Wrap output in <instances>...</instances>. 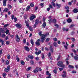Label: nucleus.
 I'll return each instance as SVG.
<instances>
[{"label": "nucleus", "mask_w": 78, "mask_h": 78, "mask_svg": "<svg viewBox=\"0 0 78 78\" xmlns=\"http://www.w3.org/2000/svg\"><path fill=\"white\" fill-rule=\"evenodd\" d=\"M42 31H41L40 32H39L38 34L39 36H41V42L42 43H43L44 42V40H45V36H48V35H49V33H48L47 34H46L45 35H44V34H42Z\"/></svg>", "instance_id": "f257e3e1"}, {"label": "nucleus", "mask_w": 78, "mask_h": 78, "mask_svg": "<svg viewBox=\"0 0 78 78\" xmlns=\"http://www.w3.org/2000/svg\"><path fill=\"white\" fill-rule=\"evenodd\" d=\"M57 65L60 67H64L65 66V65H63V63L62 61L58 62L57 63Z\"/></svg>", "instance_id": "f03ea898"}, {"label": "nucleus", "mask_w": 78, "mask_h": 78, "mask_svg": "<svg viewBox=\"0 0 78 78\" xmlns=\"http://www.w3.org/2000/svg\"><path fill=\"white\" fill-rule=\"evenodd\" d=\"M5 30H7V28L6 27L5 28H3L2 29V28H0V31L1 33H5Z\"/></svg>", "instance_id": "7ed1b4c3"}, {"label": "nucleus", "mask_w": 78, "mask_h": 78, "mask_svg": "<svg viewBox=\"0 0 78 78\" xmlns=\"http://www.w3.org/2000/svg\"><path fill=\"white\" fill-rule=\"evenodd\" d=\"M16 40L17 42H19L20 41V37L18 35H16Z\"/></svg>", "instance_id": "20e7f679"}, {"label": "nucleus", "mask_w": 78, "mask_h": 78, "mask_svg": "<svg viewBox=\"0 0 78 78\" xmlns=\"http://www.w3.org/2000/svg\"><path fill=\"white\" fill-rule=\"evenodd\" d=\"M10 69V66H8L7 67V68H5V72H9V69Z\"/></svg>", "instance_id": "39448f33"}, {"label": "nucleus", "mask_w": 78, "mask_h": 78, "mask_svg": "<svg viewBox=\"0 0 78 78\" xmlns=\"http://www.w3.org/2000/svg\"><path fill=\"white\" fill-rule=\"evenodd\" d=\"M15 26L19 28H22V25L20 24H16L15 25Z\"/></svg>", "instance_id": "423d86ee"}, {"label": "nucleus", "mask_w": 78, "mask_h": 78, "mask_svg": "<svg viewBox=\"0 0 78 78\" xmlns=\"http://www.w3.org/2000/svg\"><path fill=\"white\" fill-rule=\"evenodd\" d=\"M49 50H50L51 52L52 53H53V52L54 49L51 45L50 46V47H49Z\"/></svg>", "instance_id": "0eeeda50"}, {"label": "nucleus", "mask_w": 78, "mask_h": 78, "mask_svg": "<svg viewBox=\"0 0 78 78\" xmlns=\"http://www.w3.org/2000/svg\"><path fill=\"white\" fill-rule=\"evenodd\" d=\"M35 18H36V16L34 15H33L30 17V20H33Z\"/></svg>", "instance_id": "6e6552de"}, {"label": "nucleus", "mask_w": 78, "mask_h": 78, "mask_svg": "<svg viewBox=\"0 0 78 78\" xmlns=\"http://www.w3.org/2000/svg\"><path fill=\"white\" fill-rule=\"evenodd\" d=\"M75 55L77 56H74V58L75 60H78V55H76V53L75 54Z\"/></svg>", "instance_id": "1a4fd4ad"}, {"label": "nucleus", "mask_w": 78, "mask_h": 78, "mask_svg": "<svg viewBox=\"0 0 78 78\" xmlns=\"http://www.w3.org/2000/svg\"><path fill=\"white\" fill-rule=\"evenodd\" d=\"M73 12L74 13H77L78 12V10L76 9H74L73 10Z\"/></svg>", "instance_id": "9d476101"}, {"label": "nucleus", "mask_w": 78, "mask_h": 78, "mask_svg": "<svg viewBox=\"0 0 78 78\" xmlns=\"http://www.w3.org/2000/svg\"><path fill=\"white\" fill-rule=\"evenodd\" d=\"M7 0H3V5L4 6H6V2Z\"/></svg>", "instance_id": "9b49d317"}, {"label": "nucleus", "mask_w": 78, "mask_h": 78, "mask_svg": "<svg viewBox=\"0 0 78 78\" xmlns=\"http://www.w3.org/2000/svg\"><path fill=\"white\" fill-rule=\"evenodd\" d=\"M46 26V23L44 22L43 23L42 25V28H45V27Z\"/></svg>", "instance_id": "f8f14e48"}, {"label": "nucleus", "mask_w": 78, "mask_h": 78, "mask_svg": "<svg viewBox=\"0 0 78 78\" xmlns=\"http://www.w3.org/2000/svg\"><path fill=\"white\" fill-rule=\"evenodd\" d=\"M29 58L31 59H33V58H34V57L33 55H29L28 56Z\"/></svg>", "instance_id": "ddd939ff"}, {"label": "nucleus", "mask_w": 78, "mask_h": 78, "mask_svg": "<svg viewBox=\"0 0 78 78\" xmlns=\"http://www.w3.org/2000/svg\"><path fill=\"white\" fill-rule=\"evenodd\" d=\"M38 69V67H36V69H35L34 70V73H36L37 72H38V70H37Z\"/></svg>", "instance_id": "4468645a"}, {"label": "nucleus", "mask_w": 78, "mask_h": 78, "mask_svg": "<svg viewBox=\"0 0 78 78\" xmlns=\"http://www.w3.org/2000/svg\"><path fill=\"white\" fill-rule=\"evenodd\" d=\"M63 30L64 31H69V29L64 27L63 28Z\"/></svg>", "instance_id": "2eb2a0df"}, {"label": "nucleus", "mask_w": 78, "mask_h": 78, "mask_svg": "<svg viewBox=\"0 0 78 78\" xmlns=\"http://www.w3.org/2000/svg\"><path fill=\"white\" fill-rule=\"evenodd\" d=\"M0 42H2V45L4 44V41L1 38H0Z\"/></svg>", "instance_id": "dca6fc26"}, {"label": "nucleus", "mask_w": 78, "mask_h": 78, "mask_svg": "<svg viewBox=\"0 0 78 78\" xmlns=\"http://www.w3.org/2000/svg\"><path fill=\"white\" fill-rule=\"evenodd\" d=\"M30 43L32 45V47H33V45H34V42H33V40L31 39L30 40Z\"/></svg>", "instance_id": "f3484780"}, {"label": "nucleus", "mask_w": 78, "mask_h": 78, "mask_svg": "<svg viewBox=\"0 0 78 78\" xmlns=\"http://www.w3.org/2000/svg\"><path fill=\"white\" fill-rule=\"evenodd\" d=\"M67 21L68 23H70V22H72V19L69 18L68 19Z\"/></svg>", "instance_id": "a211bd4d"}, {"label": "nucleus", "mask_w": 78, "mask_h": 78, "mask_svg": "<svg viewBox=\"0 0 78 78\" xmlns=\"http://www.w3.org/2000/svg\"><path fill=\"white\" fill-rule=\"evenodd\" d=\"M39 21L38 20H35V23L36 25H37L38 23H39Z\"/></svg>", "instance_id": "6ab92c4d"}, {"label": "nucleus", "mask_w": 78, "mask_h": 78, "mask_svg": "<svg viewBox=\"0 0 78 78\" xmlns=\"http://www.w3.org/2000/svg\"><path fill=\"white\" fill-rule=\"evenodd\" d=\"M25 48L26 50L27 51H29V48H28V46H26L25 47Z\"/></svg>", "instance_id": "aec40b11"}, {"label": "nucleus", "mask_w": 78, "mask_h": 78, "mask_svg": "<svg viewBox=\"0 0 78 78\" xmlns=\"http://www.w3.org/2000/svg\"><path fill=\"white\" fill-rule=\"evenodd\" d=\"M29 30H30V31H32L33 30V28H32V27H29Z\"/></svg>", "instance_id": "412c9836"}, {"label": "nucleus", "mask_w": 78, "mask_h": 78, "mask_svg": "<svg viewBox=\"0 0 78 78\" xmlns=\"http://www.w3.org/2000/svg\"><path fill=\"white\" fill-rule=\"evenodd\" d=\"M46 75H48L49 76H51V74L50 73H49V71H47L46 72Z\"/></svg>", "instance_id": "4be33fe9"}, {"label": "nucleus", "mask_w": 78, "mask_h": 78, "mask_svg": "<svg viewBox=\"0 0 78 78\" xmlns=\"http://www.w3.org/2000/svg\"><path fill=\"white\" fill-rule=\"evenodd\" d=\"M35 44L36 45H38V46H39V45H40V43L39 42L37 41H36Z\"/></svg>", "instance_id": "5701e85b"}, {"label": "nucleus", "mask_w": 78, "mask_h": 78, "mask_svg": "<svg viewBox=\"0 0 78 78\" xmlns=\"http://www.w3.org/2000/svg\"><path fill=\"white\" fill-rule=\"evenodd\" d=\"M68 67L69 69H73V68H74V67H73V66L70 65H69Z\"/></svg>", "instance_id": "b1692460"}, {"label": "nucleus", "mask_w": 78, "mask_h": 78, "mask_svg": "<svg viewBox=\"0 0 78 78\" xmlns=\"http://www.w3.org/2000/svg\"><path fill=\"white\" fill-rule=\"evenodd\" d=\"M53 45L54 46V47H57L58 46V44H57V43L56 42H55L54 44Z\"/></svg>", "instance_id": "393cba45"}, {"label": "nucleus", "mask_w": 78, "mask_h": 78, "mask_svg": "<svg viewBox=\"0 0 78 78\" xmlns=\"http://www.w3.org/2000/svg\"><path fill=\"white\" fill-rule=\"evenodd\" d=\"M30 6L28 5L27 7L26 8V11H28L30 9Z\"/></svg>", "instance_id": "a878e982"}, {"label": "nucleus", "mask_w": 78, "mask_h": 78, "mask_svg": "<svg viewBox=\"0 0 78 78\" xmlns=\"http://www.w3.org/2000/svg\"><path fill=\"white\" fill-rule=\"evenodd\" d=\"M56 5L57 7V8H59L61 7V4H56Z\"/></svg>", "instance_id": "bb28decb"}, {"label": "nucleus", "mask_w": 78, "mask_h": 78, "mask_svg": "<svg viewBox=\"0 0 78 78\" xmlns=\"http://www.w3.org/2000/svg\"><path fill=\"white\" fill-rule=\"evenodd\" d=\"M21 64L23 66L25 65V62H23V60H21Z\"/></svg>", "instance_id": "cd10ccee"}, {"label": "nucleus", "mask_w": 78, "mask_h": 78, "mask_svg": "<svg viewBox=\"0 0 78 78\" xmlns=\"http://www.w3.org/2000/svg\"><path fill=\"white\" fill-rule=\"evenodd\" d=\"M67 75V74H63L62 75V76L63 77H65L64 78H66V76Z\"/></svg>", "instance_id": "c85d7f7f"}, {"label": "nucleus", "mask_w": 78, "mask_h": 78, "mask_svg": "<svg viewBox=\"0 0 78 78\" xmlns=\"http://www.w3.org/2000/svg\"><path fill=\"white\" fill-rule=\"evenodd\" d=\"M9 30L7 29L5 31V33L6 34H8V33H9Z\"/></svg>", "instance_id": "c756f323"}, {"label": "nucleus", "mask_w": 78, "mask_h": 78, "mask_svg": "<svg viewBox=\"0 0 78 78\" xmlns=\"http://www.w3.org/2000/svg\"><path fill=\"white\" fill-rule=\"evenodd\" d=\"M24 19H27V18H28V17L27 16V15H25L24 16Z\"/></svg>", "instance_id": "7c9ffc66"}, {"label": "nucleus", "mask_w": 78, "mask_h": 78, "mask_svg": "<svg viewBox=\"0 0 78 78\" xmlns=\"http://www.w3.org/2000/svg\"><path fill=\"white\" fill-rule=\"evenodd\" d=\"M51 3L54 7H55V3L53 2H51Z\"/></svg>", "instance_id": "2f4dec72"}, {"label": "nucleus", "mask_w": 78, "mask_h": 78, "mask_svg": "<svg viewBox=\"0 0 78 78\" xmlns=\"http://www.w3.org/2000/svg\"><path fill=\"white\" fill-rule=\"evenodd\" d=\"M54 26L56 27V28H58L59 27V26H58V25L57 24H55L54 25Z\"/></svg>", "instance_id": "473e14b6"}, {"label": "nucleus", "mask_w": 78, "mask_h": 78, "mask_svg": "<svg viewBox=\"0 0 78 78\" xmlns=\"http://www.w3.org/2000/svg\"><path fill=\"white\" fill-rule=\"evenodd\" d=\"M31 69V67H28L27 69V70L28 71L29 70H30Z\"/></svg>", "instance_id": "72a5a7b5"}, {"label": "nucleus", "mask_w": 78, "mask_h": 78, "mask_svg": "<svg viewBox=\"0 0 78 78\" xmlns=\"http://www.w3.org/2000/svg\"><path fill=\"white\" fill-rule=\"evenodd\" d=\"M6 36V35L5 34H2L1 36V37H5Z\"/></svg>", "instance_id": "f704fd0d"}, {"label": "nucleus", "mask_w": 78, "mask_h": 78, "mask_svg": "<svg viewBox=\"0 0 78 78\" xmlns=\"http://www.w3.org/2000/svg\"><path fill=\"white\" fill-rule=\"evenodd\" d=\"M4 11L5 12H8V11H9V9H8L6 8L4 9Z\"/></svg>", "instance_id": "c9c22d12"}, {"label": "nucleus", "mask_w": 78, "mask_h": 78, "mask_svg": "<svg viewBox=\"0 0 78 78\" xmlns=\"http://www.w3.org/2000/svg\"><path fill=\"white\" fill-rule=\"evenodd\" d=\"M8 6H9V8L10 9L12 8V6L11 5H8Z\"/></svg>", "instance_id": "e433bc0d"}, {"label": "nucleus", "mask_w": 78, "mask_h": 78, "mask_svg": "<svg viewBox=\"0 0 78 78\" xmlns=\"http://www.w3.org/2000/svg\"><path fill=\"white\" fill-rule=\"evenodd\" d=\"M7 59H10V55L9 54H8L7 55Z\"/></svg>", "instance_id": "4c0bfd02"}, {"label": "nucleus", "mask_w": 78, "mask_h": 78, "mask_svg": "<svg viewBox=\"0 0 78 78\" xmlns=\"http://www.w3.org/2000/svg\"><path fill=\"white\" fill-rule=\"evenodd\" d=\"M49 23H50L52 22V19H50V20H48Z\"/></svg>", "instance_id": "58836bf2"}, {"label": "nucleus", "mask_w": 78, "mask_h": 78, "mask_svg": "<svg viewBox=\"0 0 78 78\" xmlns=\"http://www.w3.org/2000/svg\"><path fill=\"white\" fill-rule=\"evenodd\" d=\"M52 22H53V23H56V20L55 19L53 20H52Z\"/></svg>", "instance_id": "ea45409f"}, {"label": "nucleus", "mask_w": 78, "mask_h": 78, "mask_svg": "<svg viewBox=\"0 0 78 78\" xmlns=\"http://www.w3.org/2000/svg\"><path fill=\"white\" fill-rule=\"evenodd\" d=\"M9 61L8 60H6V65H8L9 64Z\"/></svg>", "instance_id": "a19ab883"}, {"label": "nucleus", "mask_w": 78, "mask_h": 78, "mask_svg": "<svg viewBox=\"0 0 78 78\" xmlns=\"http://www.w3.org/2000/svg\"><path fill=\"white\" fill-rule=\"evenodd\" d=\"M6 44H7V45H9V41H7L6 42Z\"/></svg>", "instance_id": "79ce46f5"}, {"label": "nucleus", "mask_w": 78, "mask_h": 78, "mask_svg": "<svg viewBox=\"0 0 78 78\" xmlns=\"http://www.w3.org/2000/svg\"><path fill=\"white\" fill-rule=\"evenodd\" d=\"M6 73H4L3 74V76L4 78L6 76Z\"/></svg>", "instance_id": "37998d69"}, {"label": "nucleus", "mask_w": 78, "mask_h": 78, "mask_svg": "<svg viewBox=\"0 0 78 78\" xmlns=\"http://www.w3.org/2000/svg\"><path fill=\"white\" fill-rule=\"evenodd\" d=\"M30 6H31L32 7H33V6H34V4L32 3H30Z\"/></svg>", "instance_id": "c03bdc74"}, {"label": "nucleus", "mask_w": 78, "mask_h": 78, "mask_svg": "<svg viewBox=\"0 0 78 78\" xmlns=\"http://www.w3.org/2000/svg\"><path fill=\"white\" fill-rule=\"evenodd\" d=\"M12 20H13L14 19V16L12 15L11 17Z\"/></svg>", "instance_id": "a18cd8bd"}, {"label": "nucleus", "mask_w": 78, "mask_h": 78, "mask_svg": "<svg viewBox=\"0 0 78 78\" xmlns=\"http://www.w3.org/2000/svg\"><path fill=\"white\" fill-rule=\"evenodd\" d=\"M72 41H73V42H75L76 40H75V39L74 38H72Z\"/></svg>", "instance_id": "49530a36"}, {"label": "nucleus", "mask_w": 78, "mask_h": 78, "mask_svg": "<svg viewBox=\"0 0 78 78\" xmlns=\"http://www.w3.org/2000/svg\"><path fill=\"white\" fill-rule=\"evenodd\" d=\"M72 73H76V71H73L72 72Z\"/></svg>", "instance_id": "de8ad7c7"}, {"label": "nucleus", "mask_w": 78, "mask_h": 78, "mask_svg": "<svg viewBox=\"0 0 78 78\" xmlns=\"http://www.w3.org/2000/svg\"><path fill=\"white\" fill-rule=\"evenodd\" d=\"M42 59H44L45 58V57L44 56V54H42Z\"/></svg>", "instance_id": "09e8293b"}, {"label": "nucleus", "mask_w": 78, "mask_h": 78, "mask_svg": "<svg viewBox=\"0 0 78 78\" xmlns=\"http://www.w3.org/2000/svg\"><path fill=\"white\" fill-rule=\"evenodd\" d=\"M16 60L17 62H19V61L20 60V59H19V58L17 57L16 58Z\"/></svg>", "instance_id": "8fccbe9b"}, {"label": "nucleus", "mask_w": 78, "mask_h": 78, "mask_svg": "<svg viewBox=\"0 0 78 78\" xmlns=\"http://www.w3.org/2000/svg\"><path fill=\"white\" fill-rule=\"evenodd\" d=\"M35 53L36 55H39V53L37 51H35Z\"/></svg>", "instance_id": "3c124183"}, {"label": "nucleus", "mask_w": 78, "mask_h": 78, "mask_svg": "<svg viewBox=\"0 0 78 78\" xmlns=\"http://www.w3.org/2000/svg\"><path fill=\"white\" fill-rule=\"evenodd\" d=\"M60 57H61V56H60V55H59L58 56V58L57 59V61H58V60H59V59H60Z\"/></svg>", "instance_id": "603ef678"}, {"label": "nucleus", "mask_w": 78, "mask_h": 78, "mask_svg": "<svg viewBox=\"0 0 78 78\" xmlns=\"http://www.w3.org/2000/svg\"><path fill=\"white\" fill-rule=\"evenodd\" d=\"M75 27V25L74 24H72L70 25V28H72V27Z\"/></svg>", "instance_id": "864d4df0"}, {"label": "nucleus", "mask_w": 78, "mask_h": 78, "mask_svg": "<svg viewBox=\"0 0 78 78\" xmlns=\"http://www.w3.org/2000/svg\"><path fill=\"white\" fill-rule=\"evenodd\" d=\"M19 3H23V2L22 0H19Z\"/></svg>", "instance_id": "5fc2aeb1"}, {"label": "nucleus", "mask_w": 78, "mask_h": 78, "mask_svg": "<svg viewBox=\"0 0 78 78\" xmlns=\"http://www.w3.org/2000/svg\"><path fill=\"white\" fill-rule=\"evenodd\" d=\"M38 9V7H35V11H37V9Z\"/></svg>", "instance_id": "6e6d98bb"}, {"label": "nucleus", "mask_w": 78, "mask_h": 78, "mask_svg": "<svg viewBox=\"0 0 78 78\" xmlns=\"http://www.w3.org/2000/svg\"><path fill=\"white\" fill-rule=\"evenodd\" d=\"M58 68L59 69L60 71H61V70H63V69H64V68Z\"/></svg>", "instance_id": "4d7b16f0"}, {"label": "nucleus", "mask_w": 78, "mask_h": 78, "mask_svg": "<svg viewBox=\"0 0 78 78\" xmlns=\"http://www.w3.org/2000/svg\"><path fill=\"white\" fill-rule=\"evenodd\" d=\"M65 8L66 9H67V10H68L69 9V7L68 6L65 7Z\"/></svg>", "instance_id": "13d9d810"}, {"label": "nucleus", "mask_w": 78, "mask_h": 78, "mask_svg": "<svg viewBox=\"0 0 78 78\" xmlns=\"http://www.w3.org/2000/svg\"><path fill=\"white\" fill-rule=\"evenodd\" d=\"M14 20H15V22H17V18L16 17H15L14 18Z\"/></svg>", "instance_id": "bf43d9fd"}, {"label": "nucleus", "mask_w": 78, "mask_h": 78, "mask_svg": "<svg viewBox=\"0 0 78 78\" xmlns=\"http://www.w3.org/2000/svg\"><path fill=\"white\" fill-rule=\"evenodd\" d=\"M53 72H54V73H55L56 74L57 73V71H56V70H53Z\"/></svg>", "instance_id": "052dcab7"}, {"label": "nucleus", "mask_w": 78, "mask_h": 78, "mask_svg": "<svg viewBox=\"0 0 78 78\" xmlns=\"http://www.w3.org/2000/svg\"><path fill=\"white\" fill-rule=\"evenodd\" d=\"M53 40L54 41H57V38L55 37L53 39Z\"/></svg>", "instance_id": "680f3d73"}, {"label": "nucleus", "mask_w": 78, "mask_h": 78, "mask_svg": "<svg viewBox=\"0 0 78 78\" xmlns=\"http://www.w3.org/2000/svg\"><path fill=\"white\" fill-rule=\"evenodd\" d=\"M23 42H24V44H25V43H26V39H24L23 40Z\"/></svg>", "instance_id": "e2e57ef3"}, {"label": "nucleus", "mask_w": 78, "mask_h": 78, "mask_svg": "<svg viewBox=\"0 0 78 78\" xmlns=\"http://www.w3.org/2000/svg\"><path fill=\"white\" fill-rule=\"evenodd\" d=\"M2 51H3V49H2L0 51V55H1V54H2Z\"/></svg>", "instance_id": "0e129e2a"}, {"label": "nucleus", "mask_w": 78, "mask_h": 78, "mask_svg": "<svg viewBox=\"0 0 78 78\" xmlns=\"http://www.w3.org/2000/svg\"><path fill=\"white\" fill-rule=\"evenodd\" d=\"M30 63L31 64H34V62H33V61H30Z\"/></svg>", "instance_id": "69168bd1"}, {"label": "nucleus", "mask_w": 78, "mask_h": 78, "mask_svg": "<svg viewBox=\"0 0 78 78\" xmlns=\"http://www.w3.org/2000/svg\"><path fill=\"white\" fill-rule=\"evenodd\" d=\"M8 25H9L8 24H5V25L4 26V27H8Z\"/></svg>", "instance_id": "338daca9"}, {"label": "nucleus", "mask_w": 78, "mask_h": 78, "mask_svg": "<svg viewBox=\"0 0 78 78\" xmlns=\"http://www.w3.org/2000/svg\"><path fill=\"white\" fill-rule=\"evenodd\" d=\"M45 50H47V51H48V48L45 47Z\"/></svg>", "instance_id": "774afa93"}]
</instances>
